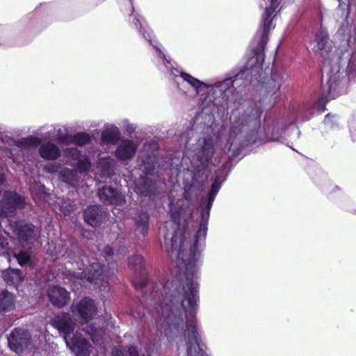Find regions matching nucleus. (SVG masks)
Instances as JSON below:
<instances>
[{
    "label": "nucleus",
    "instance_id": "nucleus-27",
    "mask_svg": "<svg viewBox=\"0 0 356 356\" xmlns=\"http://www.w3.org/2000/svg\"><path fill=\"white\" fill-rule=\"evenodd\" d=\"M99 211V207L90 206L88 207L84 211L85 221L92 227H96L98 224Z\"/></svg>",
    "mask_w": 356,
    "mask_h": 356
},
{
    "label": "nucleus",
    "instance_id": "nucleus-30",
    "mask_svg": "<svg viewBox=\"0 0 356 356\" xmlns=\"http://www.w3.org/2000/svg\"><path fill=\"white\" fill-rule=\"evenodd\" d=\"M342 91H341V88L339 87V84L337 83H332L331 81H330L329 83V91L327 94L325 95V99L326 100H329L331 99H335L337 97L340 93Z\"/></svg>",
    "mask_w": 356,
    "mask_h": 356
},
{
    "label": "nucleus",
    "instance_id": "nucleus-10",
    "mask_svg": "<svg viewBox=\"0 0 356 356\" xmlns=\"http://www.w3.org/2000/svg\"><path fill=\"white\" fill-rule=\"evenodd\" d=\"M66 164L76 166L79 173L86 172L91 167L90 162L85 155H81L76 148L67 147L64 149Z\"/></svg>",
    "mask_w": 356,
    "mask_h": 356
},
{
    "label": "nucleus",
    "instance_id": "nucleus-44",
    "mask_svg": "<svg viewBox=\"0 0 356 356\" xmlns=\"http://www.w3.org/2000/svg\"><path fill=\"white\" fill-rule=\"evenodd\" d=\"M10 241L13 242V243H15V240L10 239Z\"/></svg>",
    "mask_w": 356,
    "mask_h": 356
},
{
    "label": "nucleus",
    "instance_id": "nucleus-9",
    "mask_svg": "<svg viewBox=\"0 0 356 356\" xmlns=\"http://www.w3.org/2000/svg\"><path fill=\"white\" fill-rule=\"evenodd\" d=\"M8 343L10 348L13 351L17 353H21L29 347L31 344V337L26 330L21 328H15L8 337Z\"/></svg>",
    "mask_w": 356,
    "mask_h": 356
},
{
    "label": "nucleus",
    "instance_id": "nucleus-25",
    "mask_svg": "<svg viewBox=\"0 0 356 356\" xmlns=\"http://www.w3.org/2000/svg\"><path fill=\"white\" fill-rule=\"evenodd\" d=\"M56 212L63 216H68L74 209V205L70 200H60L57 204L54 206Z\"/></svg>",
    "mask_w": 356,
    "mask_h": 356
},
{
    "label": "nucleus",
    "instance_id": "nucleus-2",
    "mask_svg": "<svg viewBox=\"0 0 356 356\" xmlns=\"http://www.w3.org/2000/svg\"><path fill=\"white\" fill-rule=\"evenodd\" d=\"M218 143L222 145L221 139L214 144L210 138H200L187 150L186 156L183 158L182 161L186 163L188 160L191 169H187L184 174V196L186 200L193 201L202 190V185L207 177L204 175V170L209 165L215 164L213 157Z\"/></svg>",
    "mask_w": 356,
    "mask_h": 356
},
{
    "label": "nucleus",
    "instance_id": "nucleus-45",
    "mask_svg": "<svg viewBox=\"0 0 356 356\" xmlns=\"http://www.w3.org/2000/svg\"><path fill=\"white\" fill-rule=\"evenodd\" d=\"M131 6H132V0H129Z\"/></svg>",
    "mask_w": 356,
    "mask_h": 356
},
{
    "label": "nucleus",
    "instance_id": "nucleus-3",
    "mask_svg": "<svg viewBox=\"0 0 356 356\" xmlns=\"http://www.w3.org/2000/svg\"><path fill=\"white\" fill-rule=\"evenodd\" d=\"M129 21L135 24L136 28L139 29L140 33L143 37L148 39L150 44L155 48L156 54L162 59L166 72L170 75L175 76H180L183 81L190 85L198 95H202L208 92L210 87H211V84L206 83L188 73L180 72L179 70L173 68L172 64L167 60L165 55L161 51L159 42L151 39L148 26L138 14L134 13L133 11L129 17Z\"/></svg>",
    "mask_w": 356,
    "mask_h": 356
},
{
    "label": "nucleus",
    "instance_id": "nucleus-21",
    "mask_svg": "<svg viewBox=\"0 0 356 356\" xmlns=\"http://www.w3.org/2000/svg\"><path fill=\"white\" fill-rule=\"evenodd\" d=\"M280 88L279 83L272 79L266 84V96L265 100L269 101V106L268 108L272 107L276 102L277 99L280 97Z\"/></svg>",
    "mask_w": 356,
    "mask_h": 356
},
{
    "label": "nucleus",
    "instance_id": "nucleus-1",
    "mask_svg": "<svg viewBox=\"0 0 356 356\" xmlns=\"http://www.w3.org/2000/svg\"><path fill=\"white\" fill-rule=\"evenodd\" d=\"M175 254L179 273L165 284H156L151 294L162 312L161 328L170 346L186 350V356H209L196 327L200 254Z\"/></svg>",
    "mask_w": 356,
    "mask_h": 356
},
{
    "label": "nucleus",
    "instance_id": "nucleus-11",
    "mask_svg": "<svg viewBox=\"0 0 356 356\" xmlns=\"http://www.w3.org/2000/svg\"><path fill=\"white\" fill-rule=\"evenodd\" d=\"M72 312L83 323H86L96 314L97 307L92 299L85 298L76 305L72 306Z\"/></svg>",
    "mask_w": 356,
    "mask_h": 356
},
{
    "label": "nucleus",
    "instance_id": "nucleus-41",
    "mask_svg": "<svg viewBox=\"0 0 356 356\" xmlns=\"http://www.w3.org/2000/svg\"><path fill=\"white\" fill-rule=\"evenodd\" d=\"M339 2V4L341 5V4H347L349 3V0H338Z\"/></svg>",
    "mask_w": 356,
    "mask_h": 356
},
{
    "label": "nucleus",
    "instance_id": "nucleus-33",
    "mask_svg": "<svg viewBox=\"0 0 356 356\" xmlns=\"http://www.w3.org/2000/svg\"><path fill=\"white\" fill-rule=\"evenodd\" d=\"M136 191L144 195H147L149 193V186L147 184V179L141 178L140 180L136 183Z\"/></svg>",
    "mask_w": 356,
    "mask_h": 356
},
{
    "label": "nucleus",
    "instance_id": "nucleus-22",
    "mask_svg": "<svg viewBox=\"0 0 356 356\" xmlns=\"http://www.w3.org/2000/svg\"><path fill=\"white\" fill-rule=\"evenodd\" d=\"M58 140L61 143H74L82 146L90 141V137L87 134L79 133L72 137L58 135Z\"/></svg>",
    "mask_w": 356,
    "mask_h": 356
},
{
    "label": "nucleus",
    "instance_id": "nucleus-36",
    "mask_svg": "<svg viewBox=\"0 0 356 356\" xmlns=\"http://www.w3.org/2000/svg\"><path fill=\"white\" fill-rule=\"evenodd\" d=\"M44 188V187L43 185H38V188H35V186H31L30 187V191L33 194H39L43 193Z\"/></svg>",
    "mask_w": 356,
    "mask_h": 356
},
{
    "label": "nucleus",
    "instance_id": "nucleus-16",
    "mask_svg": "<svg viewBox=\"0 0 356 356\" xmlns=\"http://www.w3.org/2000/svg\"><path fill=\"white\" fill-rule=\"evenodd\" d=\"M100 200L106 204L122 205L124 203V197L110 186H104L98 192Z\"/></svg>",
    "mask_w": 356,
    "mask_h": 356
},
{
    "label": "nucleus",
    "instance_id": "nucleus-19",
    "mask_svg": "<svg viewBox=\"0 0 356 356\" xmlns=\"http://www.w3.org/2000/svg\"><path fill=\"white\" fill-rule=\"evenodd\" d=\"M242 77V74H238L236 75L234 79L232 78H228L225 79L223 81L216 83L215 85H211L209 89L215 90L219 89V90L222 92V99L228 98L229 94L233 92V86L234 82L238 81L239 79Z\"/></svg>",
    "mask_w": 356,
    "mask_h": 356
},
{
    "label": "nucleus",
    "instance_id": "nucleus-29",
    "mask_svg": "<svg viewBox=\"0 0 356 356\" xmlns=\"http://www.w3.org/2000/svg\"><path fill=\"white\" fill-rule=\"evenodd\" d=\"M136 230L142 235H145L147 233L149 224H148V216L144 213L140 219L136 220Z\"/></svg>",
    "mask_w": 356,
    "mask_h": 356
},
{
    "label": "nucleus",
    "instance_id": "nucleus-15",
    "mask_svg": "<svg viewBox=\"0 0 356 356\" xmlns=\"http://www.w3.org/2000/svg\"><path fill=\"white\" fill-rule=\"evenodd\" d=\"M42 142V139L37 136H29L26 138L19 139L16 141L13 142L14 147L8 150V147L6 146H3V149L6 151V154L11 158L14 155L13 152H16L18 149H30L33 147H37Z\"/></svg>",
    "mask_w": 356,
    "mask_h": 356
},
{
    "label": "nucleus",
    "instance_id": "nucleus-34",
    "mask_svg": "<svg viewBox=\"0 0 356 356\" xmlns=\"http://www.w3.org/2000/svg\"><path fill=\"white\" fill-rule=\"evenodd\" d=\"M144 259L140 255H134L129 259V266L135 270H140L143 266Z\"/></svg>",
    "mask_w": 356,
    "mask_h": 356
},
{
    "label": "nucleus",
    "instance_id": "nucleus-43",
    "mask_svg": "<svg viewBox=\"0 0 356 356\" xmlns=\"http://www.w3.org/2000/svg\"><path fill=\"white\" fill-rule=\"evenodd\" d=\"M149 144H145V145H144V149H145V150L149 148Z\"/></svg>",
    "mask_w": 356,
    "mask_h": 356
},
{
    "label": "nucleus",
    "instance_id": "nucleus-26",
    "mask_svg": "<svg viewBox=\"0 0 356 356\" xmlns=\"http://www.w3.org/2000/svg\"><path fill=\"white\" fill-rule=\"evenodd\" d=\"M3 277L8 284L14 285L19 284L23 280L19 270L14 268L3 270Z\"/></svg>",
    "mask_w": 356,
    "mask_h": 356
},
{
    "label": "nucleus",
    "instance_id": "nucleus-5",
    "mask_svg": "<svg viewBox=\"0 0 356 356\" xmlns=\"http://www.w3.org/2000/svg\"><path fill=\"white\" fill-rule=\"evenodd\" d=\"M52 325L63 335L67 347L76 356H88L90 353V345L76 332L70 341L69 335L74 329V323L68 314L62 313L55 316Z\"/></svg>",
    "mask_w": 356,
    "mask_h": 356
},
{
    "label": "nucleus",
    "instance_id": "nucleus-14",
    "mask_svg": "<svg viewBox=\"0 0 356 356\" xmlns=\"http://www.w3.org/2000/svg\"><path fill=\"white\" fill-rule=\"evenodd\" d=\"M138 144L135 141L124 139L120 141L117 147L115 155L122 161L130 160L135 156Z\"/></svg>",
    "mask_w": 356,
    "mask_h": 356
},
{
    "label": "nucleus",
    "instance_id": "nucleus-18",
    "mask_svg": "<svg viewBox=\"0 0 356 356\" xmlns=\"http://www.w3.org/2000/svg\"><path fill=\"white\" fill-rule=\"evenodd\" d=\"M39 153L42 158L49 161L57 159L61 154L59 147L52 143L42 144L40 147Z\"/></svg>",
    "mask_w": 356,
    "mask_h": 356
},
{
    "label": "nucleus",
    "instance_id": "nucleus-6",
    "mask_svg": "<svg viewBox=\"0 0 356 356\" xmlns=\"http://www.w3.org/2000/svg\"><path fill=\"white\" fill-rule=\"evenodd\" d=\"M259 117L257 111L254 113L246 111L241 114L238 111H236L232 113L230 118L231 129L227 143L222 147L224 153L229 151L232 146H234V148L238 147L241 143L240 139L242 137V134L248 131L250 127L257 125Z\"/></svg>",
    "mask_w": 356,
    "mask_h": 356
},
{
    "label": "nucleus",
    "instance_id": "nucleus-28",
    "mask_svg": "<svg viewBox=\"0 0 356 356\" xmlns=\"http://www.w3.org/2000/svg\"><path fill=\"white\" fill-rule=\"evenodd\" d=\"M316 44L314 46V49L315 51H321V54L323 57H325L323 51V49H326L327 43L328 42L327 33L325 30L321 29L317 33L316 37Z\"/></svg>",
    "mask_w": 356,
    "mask_h": 356
},
{
    "label": "nucleus",
    "instance_id": "nucleus-8",
    "mask_svg": "<svg viewBox=\"0 0 356 356\" xmlns=\"http://www.w3.org/2000/svg\"><path fill=\"white\" fill-rule=\"evenodd\" d=\"M24 199L15 193L5 191L0 202V216H12L17 208H22Z\"/></svg>",
    "mask_w": 356,
    "mask_h": 356
},
{
    "label": "nucleus",
    "instance_id": "nucleus-4",
    "mask_svg": "<svg viewBox=\"0 0 356 356\" xmlns=\"http://www.w3.org/2000/svg\"><path fill=\"white\" fill-rule=\"evenodd\" d=\"M13 231L17 236V241L20 247L13 250L8 247L9 243L7 239L0 235V255L7 254L8 261H11V256L17 260L19 265L24 266L30 261V253L27 251L30 244L38 236V230L31 224L24 222H16Z\"/></svg>",
    "mask_w": 356,
    "mask_h": 356
},
{
    "label": "nucleus",
    "instance_id": "nucleus-13",
    "mask_svg": "<svg viewBox=\"0 0 356 356\" xmlns=\"http://www.w3.org/2000/svg\"><path fill=\"white\" fill-rule=\"evenodd\" d=\"M105 275L102 265L98 262L92 263L87 269V271H83L81 273H79L77 281L81 285H83L86 281L94 282L95 284H99L102 281H104Z\"/></svg>",
    "mask_w": 356,
    "mask_h": 356
},
{
    "label": "nucleus",
    "instance_id": "nucleus-31",
    "mask_svg": "<svg viewBox=\"0 0 356 356\" xmlns=\"http://www.w3.org/2000/svg\"><path fill=\"white\" fill-rule=\"evenodd\" d=\"M154 157L148 156L146 161H143V164L141 165V170L146 174L150 175L153 172L154 169Z\"/></svg>",
    "mask_w": 356,
    "mask_h": 356
},
{
    "label": "nucleus",
    "instance_id": "nucleus-7",
    "mask_svg": "<svg viewBox=\"0 0 356 356\" xmlns=\"http://www.w3.org/2000/svg\"><path fill=\"white\" fill-rule=\"evenodd\" d=\"M43 170L51 175H58V178L66 184L75 186L79 180V175L76 170H70L62 168L58 162L49 163L43 166Z\"/></svg>",
    "mask_w": 356,
    "mask_h": 356
},
{
    "label": "nucleus",
    "instance_id": "nucleus-20",
    "mask_svg": "<svg viewBox=\"0 0 356 356\" xmlns=\"http://www.w3.org/2000/svg\"><path fill=\"white\" fill-rule=\"evenodd\" d=\"M120 136L119 129L113 125L108 126L104 129L101 136V140L103 144L117 143Z\"/></svg>",
    "mask_w": 356,
    "mask_h": 356
},
{
    "label": "nucleus",
    "instance_id": "nucleus-12",
    "mask_svg": "<svg viewBox=\"0 0 356 356\" xmlns=\"http://www.w3.org/2000/svg\"><path fill=\"white\" fill-rule=\"evenodd\" d=\"M169 210L176 223H179L181 218L185 220L192 215V209L188 204L185 206L183 200L176 199L172 195L170 197Z\"/></svg>",
    "mask_w": 356,
    "mask_h": 356
},
{
    "label": "nucleus",
    "instance_id": "nucleus-35",
    "mask_svg": "<svg viewBox=\"0 0 356 356\" xmlns=\"http://www.w3.org/2000/svg\"><path fill=\"white\" fill-rule=\"evenodd\" d=\"M71 244L70 241H66L64 247H60L62 245V241H58L54 247L55 256H64L65 254H68L67 248L68 245Z\"/></svg>",
    "mask_w": 356,
    "mask_h": 356
},
{
    "label": "nucleus",
    "instance_id": "nucleus-23",
    "mask_svg": "<svg viewBox=\"0 0 356 356\" xmlns=\"http://www.w3.org/2000/svg\"><path fill=\"white\" fill-rule=\"evenodd\" d=\"M115 161L111 157H106L99 159L97 169L103 177L110 175L114 170Z\"/></svg>",
    "mask_w": 356,
    "mask_h": 356
},
{
    "label": "nucleus",
    "instance_id": "nucleus-32",
    "mask_svg": "<svg viewBox=\"0 0 356 356\" xmlns=\"http://www.w3.org/2000/svg\"><path fill=\"white\" fill-rule=\"evenodd\" d=\"M83 330L90 336L94 343L98 342V337H102L104 333L102 329L95 328L93 327H90V330L88 327H83Z\"/></svg>",
    "mask_w": 356,
    "mask_h": 356
},
{
    "label": "nucleus",
    "instance_id": "nucleus-37",
    "mask_svg": "<svg viewBox=\"0 0 356 356\" xmlns=\"http://www.w3.org/2000/svg\"><path fill=\"white\" fill-rule=\"evenodd\" d=\"M104 254L106 256H111L113 254V250L110 247H106L105 249H104Z\"/></svg>",
    "mask_w": 356,
    "mask_h": 356
},
{
    "label": "nucleus",
    "instance_id": "nucleus-24",
    "mask_svg": "<svg viewBox=\"0 0 356 356\" xmlns=\"http://www.w3.org/2000/svg\"><path fill=\"white\" fill-rule=\"evenodd\" d=\"M15 305V298L13 293L2 291H0V312H8Z\"/></svg>",
    "mask_w": 356,
    "mask_h": 356
},
{
    "label": "nucleus",
    "instance_id": "nucleus-42",
    "mask_svg": "<svg viewBox=\"0 0 356 356\" xmlns=\"http://www.w3.org/2000/svg\"><path fill=\"white\" fill-rule=\"evenodd\" d=\"M4 180V177L2 175H0V184L3 183Z\"/></svg>",
    "mask_w": 356,
    "mask_h": 356
},
{
    "label": "nucleus",
    "instance_id": "nucleus-17",
    "mask_svg": "<svg viewBox=\"0 0 356 356\" xmlns=\"http://www.w3.org/2000/svg\"><path fill=\"white\" fill-rule=\"evenodd\" d=\"M48 296L51 302L57 307H63L70 299L68 292L63 287L58 286H49Z\"/></svg>",
    "mask_w": 356,
    "mask_h": 356
},
{
    "label": "nucleus",
    "instance_id": "nucleus-40",
    "mask_svg": "<svg viewBox=\"0 0 356 356\" xmlns=\"http://www.w3.org/2000/svg\"><path fill=\"white\" fill-rule=\"evenodd\" d=\"M122 354V352L120 350H113V356H120Z\"/></svg>",
    "mask_w": 356,
    "mask_h": 356
},
{
    "label": "nucleus",
    "instance_id": "nucleus-38",
    "mask_svg": "<svg viewBox=\"0 0 356 356\" xmlns=\"http://www.w3.org/2000/svg\"><path fill=\"white\" fill-rule=\"evenodd\" d=\"M332 116L327 115L324 120L325 124H330L332 122Z\"/></svg>",
    "mask_w": 356,
    "mask_h": 356
},
{
    "label": "nucleus",
    "instance_id": "nucleus-39",
    "mask_svg": "<svg viewBox=\"0 0 356 356\" xmlns=\"http://www.w3.org/2000/svg\"><path fill=\"white\" fill-rule=\"evenodd\" d=\"M134 127H133V125H128L126 128V131L129 133V134H131L134 131Z\"/></svg>",
    "mask_w": 356,
    "mask_h": 356
}]
</instances>
